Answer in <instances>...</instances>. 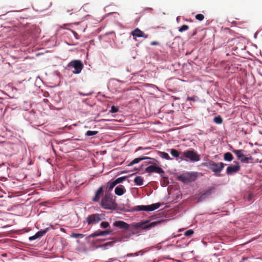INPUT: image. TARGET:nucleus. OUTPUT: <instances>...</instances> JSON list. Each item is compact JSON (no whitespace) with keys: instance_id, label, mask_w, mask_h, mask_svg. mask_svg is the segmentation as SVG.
<instances>
[{"instance_id":"1","label":"nucleus","mask_w":262,"mask_h":262,"mask_svg":"<svg viewBox=\"0 0 262 262\" xmlns=\"http://www.w3.org/2000/svg\"><path fill=\"white\" fill-rule=\"evenodd\" d=\"M161 221L150 222L149 220L142 221L139 223H133L128 224L123 221H116L113 223V226L127 231L134 235H139L142 231L149 230L152 228L159 225Z\"/></svg>"},{"instance_id":"2","label":"nucleus","mask_w":262,"mask_h":262,"mask_svg":"<svg viewBox=\"0 0 262 262\" xmlns=\"http://www.w3.org/2000/svg\"><path fill=\"white\" fill-rule=\"evenodd\" d=\"M86 24L84 22H80L73 24H64L63 26L60 27L57 30V31H62V30H67L71 31L72 33H76L77 31H83L85 30Z\"/></svg>"},{"instance_id":"3","label":"nucleus","mask_w":262,"mask_h":262,"mask_svg":"<svg viewBox=\"0 0 262 262\" xmlns=\"http://www.w3.org/2000/svg\"><path fill=\"white\" fill-rule=\"evenodd\" d=\"M160 206V204L159 203L152 204L149 205H138L133 207L129 211L130 212L141 211H152L159 208Z\"/></svg>"},{"instance_id":"4","label":"nucleus","mask_w":262,"mask_h":262,"mask_svg":"<svg viewBox=\"0 0 262 262\" xmlns=\"http://www.w3.org/2000/svg\"><path fill=\"white\" fill-rule=\"evenodd\" d=\"M100 205L105 209H112L114 207V203L112 196L110 193H105L101 199Z\"/></svg>"},{"instance_id":"5","label":"nucleus","mask_w":262,"mask_h":262,"mask_svg":"<svg viewBox=\"0 0 262 262\" xmlns=\"http://www.w3.org/2000/svg\"><path fill=\"white\" fill-rule=\"evenodd\" d=\"M144 164L145 165H148L145 169V172L149 174L155 172L161 176L164 173L163 169L161 167L157 166L155 163L151 164V163L149 162H145Z\"/></svg>"},{"instance_id":"6","label":"nucleus","mask_w":262,"mask_h":262,"mask_svg":"<svg viewBox=\"0 0 262 262\" xmlns=\"http://www.w3.org/2000/svg\"><path fill=\"white\" fill-rule=\"evenodd\" d=\"M225 165V164L222 162L215 163L212 161H210L207 163L208 168L216 174L220 173L223 170Z\"/></svg>"},{"instance_id":"7","label":"nucleus","mask_w":262,"mask_h":262,"mask_svg":"<svg viewBox=\"0 0 262 262\" xmlns=\"http://www.w3.org/2000/svg\"><path fill=\"white\" fill-rule=\"evenodd\" d=\"M195 172H187L179 176V179L184 183H189L194 181L196 178Z\"/></svg>"},{"instance_id":"8","label":"nucleus","mask_w":262,"mask_h":262,"mask_svg":"<svg viewBox=\"0 0 262 262\" xmlns=\"http://www.w3.org/2000/svg\"><path fill=\"white\" fill-rule=\"evenodd\" d=\"M68 67L74 68V70L72 71L73 73L78 74L81 72L83 66L80 60H74L68 63Z\"/></svg>"},{"instance_id":"9","label":"nucleus","mask_w":262,"mask_h":262,"mask_svg":"<svg viewBox=\"0 0 262 262\" xmlns=\"http://www.w3.org/2000/svg\"><path fill=\"white\" fill-rule=\"evenodd\" d=\"M102 220V214L94 213L88 216L86 219V222L89 225H93L98 223Z\"/></svg>"},{"instance_id":"10","label":"nucleus","mask_w":262,"mask_h":262,"mask_svg":"<svg viewBox=\"0 0 262 262\" xmlns=\"http://www.w3.org/2000/svg\"><path fill=\"white\" fill-rule=\"evenodd\" d=\"M183 156L192 162H198L200 160V156L194 150H186L183 153Z\"/></svg>"},{"instance_id":"11","label":"nucleus","mask_w":262,"mask_h":262,"mask_svg":"<svg viewBox=\"0 0 262 262\" xmlns=\"http://www.w3.org/2000/svg\"><path fill=\"white\" fill-rule=\"evenodd\" d=\"M234 165L229 166L226 169V173L228 175H231L237 172L240 169V165L238 162H234Z\"/></svg>"},{"instance_id":"12","label":"nucleus","mask_w":262,"mask_h":262,"mask_svg":"<svg viewBox=\"0 0 262 262\" xmlns=\"http://www.w3.org/2000/svg\"><path fill=\"white\" fill-rule=\"evenodd\" d=\"M147 159L152 160L154 162L157 161L155 159L147 157L137 158L134 159L132 162H130V163L128 164V166H133L134 164L139 163L140 161H141L142 160H147Z\"/></svg>"},{"instance_id":"13","label":"nucleus","mask_w":262,"mask_h":262,"mask_svg":"<svg viewBox=\"0 0 262 262\" xmlns=\"http://www.w3.org/2000/svg\"><path fill=\"white\" fill-rule=\"evenodd\" d=\"M126 192V189L124 186L119 185L115 189V193L118 196L123 195Z\"/></svg>"},{"instance_id":"14","label":"nucleus","mask_w":262,"mask_h":262,"mask_svg":"<svg viewBox=\"0 0 262 262\" xmlns=\"http://www.w3.org/2000/svg\"><path fill=\"white\" fill-rule=\"evenodd\" d=\"M103 192V187H100L95 193V196L92 198V201L95 202H98L100 201V194Z\"/></svg>"},{"instance_id":"15","label":"nucleus","mask_w":262,"mask_h":262,"mask_svg":"<svg viewBox=\"0 0 262 262\" xmlns=\"http://www.w3.org/2000/svg\"><path fill=\"white\" fill-rule=\"evenodd\" d=\"M125 232L121 237L119 238V241L120 242H127L128 241L130 237L133 236L132 235V233H130V232H128L127 231H126Z\"/></svg>"},{"instance_id":"16","label":"nucleus","mask_w":262,"mask_h":262,"mask_svg":"<svg viewBox=\"0 0 262 262\" xmlns=\"http://www.w3.org/2000/svg\"><path fill=\"white\" fill-rule=\"evenodd\" d=\"M157 154L161 158H162L163 159H165L167 160H172V159L170 157L169 155L165 152L158 151Z\"/></svg>"},{"instance_id":"17","label":"nucleus","mask_w":262,"mask_h":262,"mask_svg":"<svg viewBox=\"0 0 262 262\" xmlns=\"http://www.w3.org/2000/svg\"><path fill=\"white\" fill-rule=\"evenodd\" d=\"M50 230V228L48 227L43 229H41L38 232H37L35 234L36 235V236H37L38 238H40L42 237L43 235H45L46 233L49 231Z\"/></svg>"},{"instance_id":"18","label":"nucleus","mask_w":262,"mask_h":262,"mask_svg":"<svg viewBox=\"0 0 262 262\" xmlns=\"http://www.w3.org/2000/svg\"><path fill=\"white\" fill-rule=\"evenodd\" d=\"M211 194V190H206L202 193H201L200 196V200L205 199L209 197Z\"/></svg>"},{"instance_id":"19","label":"nucleus","mask_w":262,"mask_h":262,"mask_svg":"<svg viewBox=\"0 0 262 262\" xmlns=\"http://www.w3.org/2000/svg\"><path fill=\"white\" fill-rule=\"evenodd\" d=\"M134 182L136 185L141 186L143 184V179L141 177L137 176L134 179Z\"/></svg>"},{"instance_id":"20","label":"nucleus","mask_w":262,"mask_h":262,"mask_svg":"<svg viewBox=\"0 0 262 262\" xmlns=\"http://www.w3.org/2000/svg\"><path fill=\"white\" fill-rule=\"evenodd\" d=\"M114 242H107L103 245H99L98 247L102 248L104 250L107 249L109 247H111L113 246Z\"/></svg>"},{"instance_id":"21","label":"nucleus","mask_w":262,"mask_h":262,"mask_svg":"<svg viewBox=\"0 0 262 262\" xmlns=\"http://www.w3.org/2000/svg\"><path fill=\"white\" fill-rule=\"evenodd\" d=\"M233 159V155L229 152H227L224 154V159L228 162L231 161Z\"/></svg>"},{"instance_id":"22","label":"nucleus","mask_w":262,"mask_h":262,"mask_svg":"<svg viewBox=\"0 0 262 262\" xmlns=\"http://www.w3.org/2000/svg\"><path fill=\"white\" fill-rule=\"evenodd\" d=\"M240 159L241 161L242 162V163H249V160H252V158L251 156L249 157H245V156L243 154V155H242L241 156V157L239 159Z\"/></svg>"},{"instance_id":"23","label":"nucleus","mask_w":262,"mask_h":262,"mask_svg":"<svg viewBox=\"0 0 262 262\" xmlns=\"http://www.w3.org/2000/svg\"><path fill=\"white\" fill-rule=\"evenodd\" d=\"M170 154L174 157L176 158H180V152L176 150V149H171L170 150Z\"/></svg>"},{"instance_id":"24","label":"nucleus","mask_w":262,"mask_h":262,"mask_svg":"<svg viewBox=\"0 0 262 262\" xmlns=\"http://www.w3.org/2000/svg\"><path fill=\"white\" fill-rule=\"evenodd\" d=\"M113 231L112 230H105V231H98L99 236H105L106 235L111 234Z\"/></svg>"},{"instance_id":"25","label":"nucleus","mask_w":262,"mask_h":262,"mask_svg":"<svg viewBox=\"0 0 262 262\" xmlns=\"http://www.w3.org/2000/svg\"><path fill=\"white\" fill-rule=\"evenodd\" d=\"M213 121L216 124H220L223 122V119L220 116H215L213 118Z\"/></svg>"},{"instance_id":"26","label":"nucleus","mask_w":262,"mask_h":262,"mask_svg":"<svg viewBox=\"0 0 262 262\" xmlns=\"http://www.w3.org/2000/svg\"><path fill=\"white\" fill-rule=\"evenodd\" d=\"M98 132L96 130H88L85 133L86 136H93L98 134Z\"/></svg>"},{"instance_id":"27","label":"nucleus","mask_w":262,"mask_h":262,"mask_svg":"<svg viewBox=\"0 0 262 262\" xmlns=\"http://www.w3.org/2000/svg\"><path fill=\"white\" fill-rule=\"evenodd\" d=\"M233 151L236 155L238 159L241 157L242 155H243V150H234Z\"/></svg>"},{"instance_id":"28","label":"nucleus","mask_w":262,"mask_h":262,"mask_svg":"<svg viewBox=\"0 0 262 262\" xmlns=\"http://www.w3.org/2000/svg\"><path fill=\"white\" fill-rule=\"evenodd\" d=\"M134 38L136 39L137 37H144L145 38L147 37L146 34H132Z\"/></svg>"},{"instance_id":"29","label":"nucleus","mask_w":262,"mask_h":262,"mask_svg":"<svg viewBox=\"0 0 262 262\" xmlns=\"http://www.w3.org/2000/svg\"><path fill=\"white\" fill-rule=\"evenodd\" d=\"M126 179V177L123 176L118 178L115 180L116 182V184H118L122 183L123 181H124Z\"/></svg>"},{"instance_id":"30","label":"nucleus","mask_w":262,"mask_h":262,"mask_svg":"<svg viewBox=\"0 0 262 262\" xmlns=\"http://www.w3.org/2000/svg\"><path fill=\"white\" fill-rule=\"evenodd\" d=\"M194 233L192 229H189L184 233V235L186 236H191Z\"/></svg>"},{"instance_id":"31","label":"nucleus","mask_w":262,"mask_h":262,"mask_svg":"<svg viewBox=\"0 0 262 262\" xmlns=\"http://www.w3.org/2000/svg\"><path fill=\"white\" fill-rule=\"evenodd\" d=\"M110 225L107 222H102L100 224V227L101 228H106L109 227Z\"/></svg>"},{"instance_id":"32","label":"nucleus","mask_w":262,"mask_h":262,"mask_svg":"<svg viewBox=\"0 0 262 262\" xmlns=\"http://www.w3.org/2000/svg\"><path fill=\"white\" fill-rule=\"evenodd\" d=\"M195 18L200 21H202L204 18V16L202 14H198L195 16Z\"/></svg>"},{"instance_id":"33","label":"nucleus","mask_w":262,"mask_h":262,"mask_svg":"<svg viewBox=\"0 0 262 262\" xmlns=\"http://www.w3.org/2000/svg\"><path fill=\"white\" fill-rule=\"evenodd\" d=\"M108 185H109V189H111L113 188H114L117 185V184H116L115 181L114 180L113 181L110 182L108 183Z\"/></svg>"},{"instance_id":"34","label":"nucleus","mask_w":262,"mask_h":262,"mask_svg":"<svg viewBox=\"0 0 262 262\" xmlns=\"http://www.w3.org/2000/svg\"><path fill=\"white\" fill-rule=\"evenodd\" d=\"M188 29V26L185 25H183L181 27H180L179 29L180 32H183L186 31Z\"/></svg>"},{"instance_id":"35","label":"nucleus","mask_w":262,"mask_h":262,"mask_svg":"<svg viewBox=\"0 0 262 262\" xmlns=\"http://www.w3.org/2000/svg\"><path fill=\"white\" fill-rule=\"evenodd\" d=\"M118 108L115 106H112L111 107V110L110 111V112L111 113H117L118 112Z\"/></svg>"},{"instance_id":"36","label":"nucleus","mask_w":262,"mask_h":262,"mask_svg":"<svg viewBox=\"0 0 262 262\" xmlns=\"http://www.w3.org/2000/svg\"><path fill=\"white\" fill-rule=\"evenodd\" d=\"M71 236L74 238L83 237V234L79 233H72Z\"/></svg>"},{"instance_id":"37","label":"nucleus","mask_w":262,"mask_h":262,"mask_svg":"<svg viewBox=\"0 0 262 262\" xmlns=\"http://www.w3.org/2000/svg\"><path fill=\"white\" fill-rule=\"evenodd\" d=\"M138 256V253L137 252L134 253H128L126 255V257H129L132 256Z\"/></svg>"},{"instance_id":"38","label":"nucleus","mask_w":262,"mask_h":262,"mask_svg":"<svg viewBox=\"0 0 262 262\" xmlns=\"http://www.w3.org/2000/svg\"><path fill=\"white\" fill-rule=\"evenodd\" d=\"M37 238H38L37 236H36V234H35V235H34L33 236H30L29 237V240L30 241H33L35 240V239H36Z\"/></svg>"},{"instance_id":"39","label":"nucleus","mask_w":262,"mask_h":262,"mask_svg":"<svg viewBox=\"0 0 262 262\" xmlns=\"http://www.w3.org/2000/svg\"><path fill=\"white\" fill-rule=\"evenodd\" d=\"M98 236H99L98 231H97V232H95L91 234H90L89 237H94Z\"/></svg>"},{"instance_id":"40","label":"nucleus","mask_w":262,"mask_h":262,"mask_svg":"<svg viewBox=\"0 0 262 262\" xmlns=\"http://www.w3.org/2000/svg\"><path fill=\"white\" fill-rule=\"evenodd\" d=\"M250 258L249 257H243L241 261L239 262H251L249 261Z\"/></svg>"},{"instance_id":"41","label":"nucleus","mask_w":262,"mask_h":262,"mask_svg":"<svg viewBox=\"0 0 262 262\" xmlns=\"http://www.w3.org/2000/svg\"><path fill=\"white\" fill-rule=\"evenodd\" d=\"M196 99L194 97H188L187 98V101H192L193 102L196 101Z\"/></svg>"},{"instance_id":"42","label":"nucleus","mask_w":262,"mask_h":262,"mask_svg":"<svg viewBox=\"0 0 262 262\" xmlns=\"http://www.w3.org/2000/svg\"><path fill=\"white\" fill-rule=\"evenodd\" d=\"M130 33H143L140 29L137 28L134 30L132 31Z\"/></svg>"},{"instance_id":"43","label":"nucleus","mask_w":262,"mask_h":262,"mask_svg":"<svg viewBox=\"0 0 262 262\" xmlns=\"http://www.w3.org/2000/svg\"><path fill=\"white\" fill-rule=\"evenodd\" d=\"M159 44V42L156 41H152L150 42V45H151V46L158 45Z\"/></svg>"},{"instance_id":"44","label":"nucleus","mask_w":262,"mask_h":262,"mask_svg":"<svg viewBox=\"0 0 262 262\" xmlns=\"http://www.w3.org/2000/svg\"><path fill=\"white\" fill-rule=\"evenodd\" d=\"M92 94V93L84 94V93H82V92H79V94L81 96H89V95H91Z\"/></svg>"},{"instance_id":"45","label":"nucleus","mask_w":262,"mask_h":262,"mask_svg":"<svg viewBox=\"0 0 262 262\" xmlns=\"http://www.w3.org/2000/svg\"><path fill=\"white\" fill-rule=\"evenodd\" d=\"M148 85L149 86H151V87H152V88H158V87H157V86H156V85H154V84H148Z\"/></svg>"},{"instance_id":"46","label":"nucleus","mask_w":262,"mask_h":262,"mask_svg":"<svg viewBox=\"0 0 262 262\" xmlns=\"http://www.w3.org/2000/svg\"><path fill=\"white\" fill-rule=\"evenodd\" d=\"M73 35H74V36H75L77 39H78V38L77 37V36H78V34L76 33V34H73Z\"/></svg>"},{"instance_id":"47","label":"nucleus","mask_w":262,"mask_h":262,"mask_svg":"<svg viewBox=\"0 0 262 262\" xmlns=\"http://www.w3.org/2000/svg\"><path fill=\"white\" fill-rule=\"evenodd\" d=\"M145 10H152V9H151V8H145Z\"/></svg>"},{"instance_id":"48","label":"nucleus","mask_w":262,"mask_h":262,"mask_svg":"<svg viewBox=\"0 0 262 262\" xmlns=\"http://www.w3.org/2000/svg\"><path fill=\"white\" fill-rule=\"evenodd\" d=\"M6 255H7V254H6V253H4V254H2V256H3V257H5V256H6Z\"/></svg>"},{"instance_id":"49","label":"nucleus","mask_w":262,"mask_h":262,"mask_svg":"<svg viewBox=\"0 0 262 262\" xmlns=\"http://www.w3.org/2000/svg\"><path fill=\"white\" fill-rule=\"evenodd\" d=\"M254 37L255 38H256L257 37V34H254Z\"/></svg>"},{"instance_id":"50","label":"nucleus","mask_w":262,"mask_h":262,"mask_svg":"<svg viewBox=\"0 0 262 262\" xmlns=\"http://www.w3.org/2000/svg\"><path fill=\"white\" fill-rule=\"evenodd\" d=\"M180 159H181V161H182V160H184V159L183 158H180Z\"/></svg>"},{"instance_id":"51","label":"nucleus","mask_w":262,"mask_h":262,"mask_svg":"<svg viewBox=\"0 0 262 262\" xmlns=\"http://www.w3.org/2000/svg\"><path fill=\"white\" fill-rule=\"evenodd\" d=\"M181 231H182V229H179V230H178V232H181Z\"/></svg>"},{"instance_id":"52","label":"nucleus","mask_w":262,"mask_h":262,"mask_svg":"<svg viewBox=\"0 0 262 262\" xmlns=\"http://www.w3.org/2000/svg\"><path fill=\"white\" fill-rule=\"evenodd\" d=\"M150 147H146L145 149H150Z\"/></svg>"}]
</instances>
